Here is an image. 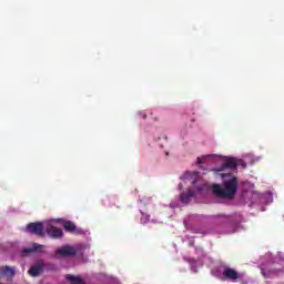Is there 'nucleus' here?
Here are the masks:
<instances>
[{
    "mask_svg": "<svg viewBox=\"0 0 284 284\" xmlns=\"http://www.w3.org/2000/svg\"><path fill=\"white\" fill-rule=\"evenodd\" d=\"M223 276L229 281H236V278H239V273L234 268L227 267L224 270Z\"/></svg>",
    "mask_w": 284,
    "mask_h": 284,
    "instance_id": "8",
    "label": "nucleus"
},
{
    "mask_svg": "<svg viewBox=\"0 0 284 284\" xmlns=\"http://www.w3.org/2000/svg\"><path fill=\"white\" fill-rule=\"evenodd\" d=\"M65 278H67V281H69L70 284H85L83 278H81L80 276L72 275V274H67Z\"/></svg>",
    "mask_w": 284,
    "mask_h": 284,
    "instance_id": "12",
    "label": "nucleus"
},
{
    "mask_svg": "<svg viewBox=\"0 0 284 284\" xmlns=\"http://www.w3.org/2000/svg\"><path fill=\"white\" fill-rule=\"evenodd\" d=\"M41 248H43V245L33 243L31 247H26L22 250V256H30V254H34V252H39Z\"/></svg>",
    "mask_w": 284,
    "mask_h": 284,
    "instance_id": "7",
    "label": "nucleus"
},
{
    "mask_svg": "<svg viewBox=\"0 0 284 284\" xmlns=\"http://www.w3.org/2000/svg\"><path fill=\"white\" fill-rule=\"evenodd\" d=\"M83 250H85L83 244L75 246L65 244L55 251V256H60L61 258H72V256H77V254H79V252H83Z\"/></svg>",
    "mask_w": 284,
    "mask_h": 284,
    "instance_id": "2",
    "label": "nucleus"
},
{
    "mask_svg": "<svg viewBox=\"0 0 284 284\" xmlns=\"http://www.w3.org/2000/svg\"><path fill=\"white\" fill-rule=\"evenodd\" d=\"M27 231L30 234H37V236H45V229L43 227V223L42 222H33V223H29L27 225Z\"/></svg>",
    "mask_w": 284,
    "mask_h": 284,
    "instance_id": "3",
    "label": "nucleus"
},
{
    "mask_svg": "<svg viewBox=\"0 0 284 284\" xmlns=\"http://www.w3.org/2000/svg\"><path fill=\"white\" fill-rule=\"evenodd\" d=\"M183 179H185L186 181H191L193 185H196V181H199V172L186 171Z\"/></svg>",
    "mask_w": 284,
    "mask_h": 284,
    "instance_id": "9",
    "label": "nucleus"
},
{
    "mask_svg": "<svg viewBox=\"0 0 284 284\" xmlns=\"http://www.w3.org/2000/svg\"><path fill=\"white\" fill-rule=\"evenodd\" d=\"M197 164L203 165V158H197Z\"/></svg>",
    "mask_w": 284,
    "mask_h": 284,
    "instance_id": "14",
    "label": "nucleus"
},
{
    "mask_svg": "<svg viewBox=\"0 0 284 284\" xmlns=\"http://www.w3.org/2000/svg\"><path fill=\"white\" fill-rule=\"evenodd\" d=\"M142 119H146V115H143Z\"/></svg>",
    "mask_w": 284,
    "mask_h": 284,
    "instance_id": "15",
    "label": "nucleus"
},
{
    "mask_svg": "<svg viewBox=\"0 0 284 284\" xmlns=\"http://www.w3.org/2000/svg\"><path fill=\"white\" fill-rule=\"evenodd\" d=\"M63 229L65 232H71L72 234H81V231H77V225L71 221L64 222Z\"/></svg>",
    "mask_w": 284,
    "mask_h": 284,
    "instance_id": "10",
    "label": "nucleus"
},
{
    "mask_svg": "<svg viewBox=\"0 0 284 284\" xmlns=\"http://www.w3.org/2000/svg\"><path fill=\"white\" fill-rule=\"evenodd\" d=\"M239 192V178L233 176L232 179L224 181L223 186L221 184L212 185V193L217 199H225L226 201H232Z\"/></svg>",
    "mask_w": 284,
    "mask_h": 284,
    "instance_id": "1",
    "label": "nucleus"
},
{
    "mask_svg": "<svg viewBox=\"0 0 284 284\" xmlns=\"http://www.w3.org/2000/svg\"><path fill=\"white\" fill-rule=\"evenodd\" d=\"M192 199H194V192L192 190H189L186 192H183L180 195V201L182 203H190V201H192Z\"/></svg>",
    "mask_w": 284,
    "mask_h": 284,
    "instance_id": "11",
    "label": "nucleus"
},
{
    "mask_svg": "<svg viewBox=\"0 0 284 284\" xmlns=\"http://www.w3.org/2000/svg\"><path fill=\"white\" fill-rule=\"evenodd\" d=\"M17 272L14 271V267L12 266H1L0 267V278L7 277L12 278Z\"/></svg>",
    "mask_w": 284,
    "mask_h": 284,
    "instance_id": "6",
    "label": "nucleus"
},
{
    "mask_svg": "<svg viewBox=\"0 0 284 284\" xmlns=\"http://www.w3.org/2000/svg\"><path fill=\"white\" fill-rule=\"evenodd\" d=\"M225 168H230L231 170H234L239 166V162H236V159L234 158H229L225 163Z\"/></svg>",
    "mask_w": 284,
    "mask_h": 284,
    "instance_id": "13",
    "label": "nucleus"
},
{
    "mask_svg": "<svg viewBox=\"0 0 284 284\" xmlns=\"http://www.w3.org/2000/svg\"><path fill=\"white\" fill-rule=\"evenodd\" d=\"M48 236H50V239H63V230L57 227V226H49L45 230Z\"/></svg>",
    "mask_w": 284,
    "mask_h": 284,
    "instance_id": "5",
    "label": "nucleus"
},
{
    "mask_svg": "<svg viewBox=\"0 0 284 284\" xmlns=\"http://www.w3.org/2000/svg\"><path fill=\"white\" fill-rule=\"evenodd\" d=\"M43 260H38L30 268H29V275L37 277L41 276L43 274V267H44Z\"/></svg>",
    "mask_w": 284,
    "mask_h": 284,
    "instance_id": "4",
    "label": "nucleus"
}]
</instances>
